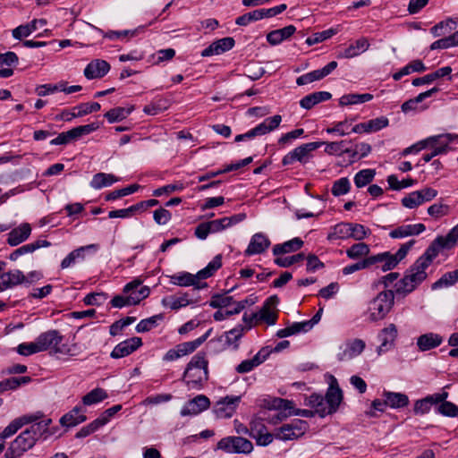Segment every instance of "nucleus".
I'll return each instance as SVG.
<instances>
[{
	"instance_id": "obj_1",
	"label": "nucleus",
	"mask_w": 458,
	"mask_h": 458,
	"mask_svg": "<svg viewBox=\"0 0 458 458\" xmlns=\"http://www.w3.org/2000/svg\"><path fill=\"white\" fill-rule=\"evenodd\" d=\"M51 424L52 420L49 418L32 422L28 428L21 432L14 440L10 443L4 454V457L21 458L26 452L35 446L41 437H46L47 434H49L48 426Z\"/></svg>"
},
{
	"instance_id": "obj_2",
	"label": "nucleus",
	"mask_w": 458,
	"mask_h": 458,
	"mask_svg": "<svg viewBox=\"0 0 458 458\" xmlns=\"http://www.w3.org/2000/svg\"><path fill=\"white\" fill-rule=\"evenodd\" d=\"M343 400V394L337 386L330 385L325 396L312 394L306 399V405L314 410L321 418L335 413Z\"/></svg>"
},
{
	"instance_id": "obj_3",
	"label": "nucleus",
	"mask_w": 458,
	"mask_h": 458,
	"mask_svg": "<svg viewBox=\"0 0 458 458\" xmlns=\"http://www.w3.org/2000/svg\"><path fill=\"white\" fill-rule=\"evenodd\" d=\"M222 266L221 255H216L203 269L193 275L188 272H182L171 276V283L179 286H195L200 289L207 286V284H200L199 280L206 279L214 275Z\"/></svg>"
},
{
	"instance_id": "obj_4",
	"label": "nucleus",
	"mask_w": 458,
	"mask_h": 458,
	"mask_svg": "<svg viewBox=\"0 0 458 458\" xmlns=\"http://www.w3.org/2000/svg\"><path fill=\"white\" fill-rule=\"evenodd\" d=\"M208 361L203 352L195 354L188 363L183 379L190 389H200L208 378Z\"/></svg>"
},
{
	"instance_id": "obj_5",
	"label": "nucleus",
	"mask_w": 458,
	"mask_h": 458,
	"mask_svg": "<svg viewBox=\"0 0 458 458\" xmlns=\"http://www.w3.org/2000/svg\"><path fill=\"white\" fill-rule=\"evenodd\" d=\"M64 335L55 329L47 330L38 335L37 341L42 352L49 351L50 353L72 356V348L62 344Z\"/></svg>"
},
{
	"instance_id": "obj_6",
	"label": "nucleus",
	"mask_w": 458,
	"mask_h": 458,
	"mask_svg": "<svg viewBox=\"0 0 458 458\" xmlns=\"http://www.w3.org/2000/svg\"><path fill=\"white\" fill-rule=\"evenodd\" d=\"M437 255L438 248L435 244L430 245L408 270L406 276L416 287L427 278L426 269Z\"/></svg>"
},
{
	"instance_id": "obj_7",
	"label": "nucleus",
	"mask_w": 458,
	"mask_h": 458,
	"mask_svg": "<svg viewBox=\"0 0 458 458\" xmlns=\"http://www.w3.org/2000/svg\"><path fill=\"white\" fill-rule=\"evenodd\" d=\"M394 303V294L391 290L380 292L372 299L367 310V314L370 321H378L383 319L391 310Z\"/></svg>"
},
{
	"instance_id": "obj_8",
	"label": "nucleus",
	"mask_w": 458,
	"mask_h": 458,
	"mask_svg": "<svg viewBox=\"0 0 458 458\" xmlns=\"http://www.w3.org/2000/svg\"><path fill=\"white\" fill-rule=\"evenodd\" d=\"M216 449L226 454H250L253 449V444L242 437H225L217 442Z\"/></svg>"
},
{
	"instance_id": "obj_9",
	"label": "nucleus",
	"mask_w": 458,
	"mask_h": 458,
	"mask_svg": "<svg viewBox=\"0 0 458 458\" xmlns=\"http://www.w3.org/2000/svg\"><path fill=\"white\" fill-rule=\"evenodd\" d=\"M323 144L324 141H314L300 145L283 157L282 164L289 165L296 161L305 164L312 157V152L323 146Z\"/></svg>"
},
{
	"instance_id": "obj_10",
	"label": "nucleus",
	"mask_w": 458,
	"mask_h": 458,
	"mask_svg": "<svg viewBox=\"0 0 458 458\" xmlns=\"http://www.w3.org/2000/svg\"><path fill=\"white\" fill-rule=\"evenodd\" d=\"M308 428L309 424L306 420L296 419L276 429L275 438L281 441L295 440L302 437Z\"/></svg>"
},
{
	"instance_id": "obj_11",
	"label": "nucleus",
	"mask_w": 458,
	"mask_h": 458,
	"mask_svg": "<svg viewBox=\"0 0 458 458\" xmlns=\"http://www.w3.org/2000/svg\"><path fill=\"white\" fill-rule=\"evenodd\" d=\"M242 401L241 395H226L213 405V412L217 419H230L236 412Z\"/></svg>"
},
{
	"instance_id": "obj_12",
	"label": "nucleus",
	"mask_w": 458,
	"mask_h": 458,
	"mask_svg": "<svg viewBox=\"0 0 458 458\" xmlns=\"http://www.w3.org/2000/svg\"><path fill=\"white\" fill-rule=\"evenodd\" d=\"M278 302L277 296H270L259 312L251 314L250 320H255L256 324L264 322L267 326L275 325L277 319V310L276 308Z\"/></svg>"
},
{
	"instance_id": "obj_13",
	"label": "nucleus",
	"mask_w": 458,
	"mask_h": 458,
	"mask_svg": "<svg viewBox=\"0 0 458 458\" xmlns=\"http://www.w3.org/2000/svg\"><path fill=\"white\" fill-rule=\"evenodd\" d=\"M98 124L97 123H92L86 125H81L75 128H72L70 131L61 132L57 135L56 138L53 139L50 141L51 145H66L73 140H77L81 137L84 135H88L93 131H95L98 128Z\"/></svg>"
},
{
	"instance_id": "obj_14",
	"label": "nucleus",
	"mask_w": 458,
	"mask_h": 458,
	"mask_svg": "<svg viewBox=\"0 0 458 458\" xmlns=\"http://www.w3.org/2000/svg\"><path fill=\"white\" fill-rule=\"evenodd\" d=\"M366 347L363 340L356 338L346 341L340 346V351L337 353V359L340 361L352 360L362 353Z\"/></svg>"
},
{
	"instance_id": "obj_15",
	"label": "nucleus",
	"mask_w": 458,
	"mask_h": 458,
	"mask_svg": "<svg viewBox=\"0 0 458 458\" xmlns=\"http://www.w3.org/2000/svg\"><path fill=\"white\" fill-rule=\"evenodd\" d=\"M41 417L42 415L40 413H36L16 418L15 420L11 421L0 433V439L4 440L13 436L24 425L35 422L38 420Z\"/></svg>"
},
{
	"instance_id": "obj_16",
	"label": "nucleus",
	"mask_w": 458,
	"mask_h": 458,
	"mask_svg": "<svg viewBox=\"0 0 458 458\" xmlns=\"http://www.w3.org/2000/svg\"><path fill=\"white\" fill-rule=\"evenodd\" d=\"M209 406V399L204 394H199L183 405L181 409L180 414L182 417L198 415L208 409Z\"/></svg>"
},
{
	"instance_id": "obj_17",
	"label": "nucleus",
	"mask_w": 458,
	"mask_h": 458,
	"mask_svg": "<svg viewBox=\"0 0 458 458\" xmlns=\"http://www.w3.org/2000/svg\"><path fill=\"white\" fill-rule=\"evenodd\" d=\"M98 249L97 244H89L81 246L72 251H71L61 262V268L65 269L77 262L83 261L86 258V254L89 252H96Z\"/></svg>"
},
{
	"instance_id": "obj_18",
	"label": "nucleus",
	"mask_w": 458,
	"mask_h": 458,
	"mask_svg": "<svg viewBox=\"0 0 458 458\" xmlns=\"http://www.w3.org/2000/svg\"><path fill=\"white\" fill-rule=\"evenodd\" d=\"M142 345L140 337H131L119 343L112 351L111 357L114 359H120L126 357L136 351Z\"/></svg>"
},
{
	"instance_id": "obj_19",
	"label": "nucleus",
	"mask_w": 458,
	"mask_h": 458,
	"mask_svg": "<svg viewBox=\"0 0 458 458\" xmlns=\"http://www.w3.org/2000/svg\"><path fill=\"white\" fill-rule=\"evenodd\" d=\"M271 245L268 237L263 233H257L250 238L249 245L244 251L246 256H252L265 252Z\"/></svg>"
},
{
	"instance_id": "obj_20",
	"label": "nucleus",
	"mask_w": 458,
	"mask_h": 458,
	"mask_svg": "<svg viewBox=\"0 0 458 458\" xmlns=\"http://www.w3.org/2000/svg\"><path fill=\"white\" fill-rule=\"evenodd\" d=\"M397 337V327L394 324H389L384 327L378 334V339L380 345L377 349L378 355L387 352L394 345V343Z\"/></svg>"
},
{
	"instance_id": "obj_21",
	"label": "nucleus",
	"mask_w": 458,
	"mask_h": 458,
	"mask_svg": "<svg viewBox=\"0 0 458 458\" xmlns=\"http://www.w3.org/2000/svg\"><path fill=\"white\" fill-rule=\"evenodd\" d=\"M150 290L148 286L140 289L138 296L116 295L111 301L114 308H123L125 306L136 305L149 295Z\"/></svg>"
},
{
	"instance_id": "obj_22",
	"label": "nucleus",
	"mask_w": 458,
	"mask_h": 458,
	"mask_svg": "<svg viewBox=\"0 0 458 458\" xmlns=\"http://www.w3.org/2000/svg\"><path fill=\"white\" fill-rule=\"evenodd\" d=\"M25 275L19 269L10 270L0 275V293L23 284Z\"/></svg>"
},
{
	"instance_id": "obj_23",
	"label": "nucleus",
	"mask_w": 458,
	"mask_h": 458,
	"mask_svg": "<svg viewBox=\"0 0 458 458\" xmlns=\"http://www.w3.org/2000/svg\"><path fill=\"white\" fill-rule=\"evenodd\" d=\"M428 147L435 149H441V155L448 150V145L458 139V135L453 133H444L426 138Z\"/></svg>"
},
{
	"instance_id": "obj_24",
	"label": "nucleus",
	"mask_w": 458,
	"mask_h": 458,
	"mask_svg": "<svg viewBox=\"0 0 458 458\" xmlns=\"http://www.w3.org/2000/svg\"><path fill=\"white\" fill-rule=\"evenodd\" d=\"M369 47V42L366 38H360L351 43L343 52L337 55L338 58H353L366 52Z\"/></svg>"
},
{
	"instance_id": "obj_25",
	"label": "nucleus",
	"mask_w": 458,
	"mask_h": 458,
	"mask_svg": "<svg viewBox=\"0 0 458 458\" xmlns=\"http://www.w3.org/2000/svg\"><path fill=\"white\" fill-rule=\"evenodd\" d=\"M110 70V65L104 60H94L90 62L84 69V75L87 79L92 80L97 78H102Z\"/></svg>"
},
{
	"instance_id": "obj_26",
	"label": "nucleus",
	"mask_w": 458,
	"mask_h": 458,
	"mask_svg": "<svg viewBox=\"0 0 458 458\" xmlns=\"http://www.w3.org/2000/svg\"><path fill=\"white\" fill-rule=\"evenodd\" d=\"M234 46V39L233 38L227 37L218 39L213 42L210 46L205 48L201 55L202 56H210L213 55H220L225 51L232 49Z\"/></svg>"
},
{
	"instance_id": "obj_27",
	"label": "nucleus",
	"mask_w": 458,
	"mask_h": 458,
	"mask_svg": "<svg viewBox=\"0 0 458 458\" xmlns=\"http://www.w3.org/2000/svg\"><path fill=\"white\" fill-rule=\"evenodd\" d=\"M30 225L23 223L8 233L7 242L11 246H17L25 242L30 237Z\"/></svg>"
},
{
	"instance_id": "obj_28",
	"label": "nucleus",
	"mask_w": 458,
	"mask_h": 458,
	"mask_svg": "<svg viewBox=\"0 0 458 458\" xmlns=\"http://www.w3.org/2000/svg\"><path fill=\"white\" fill-rule=\"evenodd\" d=\"M268 356V352L265 350L258 352L253 358L242 360L236 368L235 370L240 373H248L254 369L256 367L263 363Z\"/></svg>"
},
{
	"instance_id": "obj_29",
	"label": "nucleus",
	"mask_w": 458,
	"mask_h": 458,
	"mask_svg": "<svg viewBox=\"0 0 458 458\" xmlns=\"http://www.w3.org/2000/svg\"><path fill=\"white\" fill-rule=\"evenodd\" d=\"M282 122V116L276 114L266 118L262 123L252 128L254 137L266 135L277 129Z\"/></svg>"
},
{
	"instance_id": "obj_30",
	"label": "nucleus",
	"mask_w": 458,
	"mask_h": 458,
	"mask_svg": "<svg viewBox=\"0 0 458 458\" xmlns=\"http://www.w3.org/2000/svg\"><path fill=\"white\" fill-rule=\"evenodd\" d=\"M246 218V215L237 214L230 217H223L216 220L209 221V227L211 229V233H218L225 228L230 227L233 225H235L237 223H240L243 221Z\"/></svg>"
},
{
	"instance_id": "obj_31",
	"label": "nucleus",
	"mask_w": 458,
	"mask_h": 458,
	"mask_svg": "<svg viewBox=\"0 0 458 458\" xmlns=\"http://www.w3.org/2000/svg\"><path fill=\"white\" fill-rule=\"evenodd\" d=\"M426 227L423 224L404 225L390 232L391 238H404L411 235H418L423 233Z\"/></svg>"
},
{
	"instance_id": "obj_32",
	"label": "nucleus",
	"mask_w": 458,
	"mask_h": 458,
	"mask_svg": "<svg viewBox=\"0 0 458 458\" xmlns=\"http://www.w3.org/2000/svg\"><path fill=\"white\" fill-rule=\"evenodd\" d=\"M86 419L81 408L75 406L72 411L62 416L59 421L63 427L71 428L84 422Z\"/></svg>"
},
{
	"instance_id": "obj_33",
	"label": "nucleus",
	"mask_w": 458,
	"mask_h": 458,
	"mask_svg": "<svg viewBox=\"0 0 458 458\" xmlns=\"http://www.w3.org/2000/svg\"><path fill=\"white\" fill-rule=\"evenodd\" d=\"M331 93L327 91H318L309 94L302 98L300 101V106L304 109H311L314 106L330 99Z\"/></svg>"
},
{
	"instance_id": "obj_34",
	"label": "nucleus",
	"mask_w": 458,
	"mask_h": 458,
	"mask_svg": "<svg viewBox=\"0 0 458 458\" xmlns=\"http://www.w3.org/2000/svg\"><path fill=\"white\" fill-rule=\"evenodd\" d=\"M296 30L293 25L273 30L267 35V40L273 46L278 45L290 38Z\"/></svg>"
},
{
	"instance_id": "obj_35",
	"label": "nucleus",
	"mask_w": 458,
	"mask_h": 458,
	"mask_svg": "<svg viewBox=\"0 0 458 458\" xmlns=\"http://www.w3.org/2000/svg\"><path fill=\"white\" fill-rule=\"evenodd\" d=\"M441 343L442 337L434 333L424 334L417 339V345L421 352L436 348L439 346Z\"/></svg>"
},
{
	"instance_id": "obj_36",
	"label": "nucleus",
	"mask_w": 458,
	"mask_h": 458,
	"mask_svg": "<svg viewBox=\"0 0 458 458\" xmlns=\"http://www.w3.org/2000/svg\"><path fill=\"white\" fill-rule=\"evenodd\" d=\"M303 246V241L301 238H293L281 244H276L273 247V254L280 256L300 250Z\"/></svg>"
},
{
	"instance_id": "obj_37",
	"label": "nucleus",
	"mask_w": 458,
	"mask_h": 458,
	"mask_svg": "<svg viewBox=\"0 0 458 458\" xmlns=\"http://www.w3.org/2000/svg\"><path fill=\"white\" fill-rule=\"evenodd\" d=\"M162 302L165 307H168L171 310H179L192 304L195 301L190 298V294L188 293H185L178 296H170L163 299Z\"/></svg>"
},
{
	"instance_id": "obj_38",
	"label": "nucleus",
	"mask_w": 458,
	"mask_h": 458,
	"mask_svg": "<svg viewBox=\"0 0 458 458\" xmlns=\"http://www.w3.org/2000/svg\"><path fill=\"white\" fill-rule=\"evenodd\" d=\"M383 397L386 398L387 406L393 409H399L408 405L409 398L402 393L385 391Z\"/></svg>"
},
{
	"instance_id": "obj_39",
	"label": "nucleus",
	"mask_w": 458,
	"mask_h": 458,
	"mask_svg": "<svg viewBox=\"0 0 458 458\" xmlns=\"http://www.w3.org/2000/svg\"><path fill=\"white\" fill-rule=\"evenodd\" d=\"M451 72L452 68L450 66H445L439 68L432 73H428L423 77L414 79L412 81V85L417 87L423 84H429L437 79L449 75Z\"/></svg>"
},
{
	"instance_id": "obj_40",
	"label": "nucleus",
	"mask_w": 458,
	"mask_h": 458,
	"mask_svg": "<svg viewBox=\"0 0 458 458\" xmlns=\"http://www.w3.org/2000/svg\"><path fill=\"white\" fill-rule=\"evenodd\" d=\"M38 23L44 26L47 24V21L45 19H35L30 23L20 25L13 30V37L16 39H21L30 36L36 31V24Z\"/></svg>"
},
{
	"instance_id": "obj_41",
	"label": "nucleus",
	"mask_w": 458,
	"mask_h": 458,
	"mask_svg": "<svg viewBox=\"0 0 458 458\" xmlns=\"http://www.w3.org/2000/svg\"><path fill=\"white\" fill-rule=\"evenodd\" d=\"M437 91V88H432L429 90L419 94L416 98L405 101L401 106L402 111L403 113H409L411 111L418 110V105L420 102H422L425 98L431 97Z\"/></svg>"
},
{
	"instance_id": "obj_42",
	"label": "nucleus",
	"mask_w": 458,
	"mask_h": 458,
	"mask_svg": "<svg viewBox=\"0 0 458 458\" xmlns=\"http://www.w3.org/2000/svg\"><path fill=\"white\" fill-rule=\"evenodd\" d=\"M116 182H118V178H116L114 174L98 173L92 177L89 185L95 190H99L104 187L111 186Z\"/></svg>"
},
{
	"instance_id": "obj_43",
	"label": "nucleus",
	"mask_w": 458,
	"mask_h": 458,
	"mask_svg": "<svg viewBox=\"0 0 458 458\" xmlns=\"http://www.w3.org/2000/svg\"><path fill=\"white\" fill-rule=\"evenodd\" d=\"M370 258L377 259L375 264H380L378 267L384 272L394 268L399 263L398 258H395L393 254L388 252L380 253L376 256H371Z\"/></svg>"
},
{
	"instance_id": "obj_44",
	"label": "nucleus",
	"mask_w": 458,
	"mask_h": 458,
	"mask_svg": "<svg viewBox=\"0 0 458 458\" xmlns=\"http://www.w3.org/2000/svg\"><path fill=\"white\" fill-rule=\"evenodd\" d=\"M209 332H207L202 336L190 342H184L176 345L177 351L181 353L182 357L193 352L199 346H200L208 338Z\"/></svg>"
},
{
	"instance_id": "obj_45",
	"label": "nucleus",
	"mask_w": 458,
	"mask_h": 458,
	"mask_svg": "<svg viewBox=\"0 0 458 458\" xmlns=\"http://www.w3.org/2000/svg\"><path fill=\"white\" fill-rule=\"evenodd\" d=\"M373 98V95L369 93L364 94H346L340 98L339 105L340 106H351L357 105L365 102H369Z\"/></svg>"
},
{
	"instance_id": "obj_46",
	"label": "nucleus",
	"mask_w": 458,
	"mask_h": 458,
	"mask_svg": "<svg viewBox=\"0 0 458 458\" xmlns=\"http://www.w3.org/2000/svg\"><path fill=\"white\" fill-rule=\"evenodd\" d=\"M107 396L108 394L106 390L97 387L82 397V403L87 406L93 405L106 399Z\"/></svg>"
},
{
	"instance_id": "obj_47",
	"label": "nucleus",
	"mask_w": 458,
	"mask_h": 458,
	"mask_svg": "<svg viewBox=\"0 0 458 458\" xmlns=\"http://www.w3.org/2000/svg\"><path fill=\"white\" fill-rule=\"evenodd\" d=\"M133 110V107H115L105 114V117L110 123L120 122L125 119Z\"/></svg>"
},
{
	"instance_id": "obj_48",
	"label": "nucleus",
	"mask_w": 458,
	"mask_h": 458,
	"mask_svg": "<svg viewBox=\"0 0 458 458\" xmlns=\"http://www.w3.org/2000/svg\"><path fill=\"white\" fill-rule=\"evenodd\" d=\"M169 102L165 98H158L143 108V112L148 115H156L168 108Z\"/></svg>"
},
{
	"instance_id": "obj_49",
	"label": "nucleus",
	"mask_w": 458,
	"mask_h": 458,
	"mask_svg": "<svg viewBox=\"0 0 458 458\" xmlns=\"http://www.w3.org/2000/svg\"><path fill=\"white\" fill-rule=\"evenodd\" d=\"M347 141L324 142L325 152L330 155L351 154L352 149L346 147Z\"/></svg>"
},
{
	"instance_id": "obj_50",
	"label": "nucleus",
	"mask_w": 458,
	"mask_h": 458,
	"mask_svg": "<svg viewBox=\"0 0 458 458\" xmlns=\"http://www.w3.org/2000/svg\"><path fill=\"white\" fill-rule=\"evenodd\" d=\"M458 241V225H455L445 237H438L433 244L437 243L442 248L450 249L454 247Z\"/></svg>"
},
{
	"instance_id": "obj_51",
	"label": "nucleus",
	"mask_w": 458,
	"mask_h": 458,
	"mask_svg": "<svg viewBox=\"0 0 458 458\" xmlns=\"http://www.w3.org/2000/svg\"><path fill=\"white\" fill-rule=\"evenodd\" d=\"M353 119L344 120L334 123L332 127L327 128L326 131L329 134H338L339 136H345L351 133V126Z\"/></svg>"
},
{
	"instance_id": "obj_52",
	"label": "nucleus",
	"mask_w": 458,
	"mask_h": 458,
	"mask_svg": "<svg viewBox=\"0 0 458 458\" xmlns=\"http://www.w3.org/2000/svg\"><path fill=\"white\" fill-rule=\"evenodd\" d=\"M376 174L373 169H362L359 171L354 176V183L356 187L361 188L368 185L372 182Z\"/></svg>"
},
{
	"instance_id": "obj_53",
	"label": "nucleus",
	"mask_w": 458,
	"mask_h": 458,
	"mask_svg": "<svg viewBox=\"0 0 458 458\" xmlns=\"http://www.w3.org/2000/svg\"><path fill=\"white\" fill-rule=\"evenodd\" d=\"M163 319V315L158 314L152 316L150 318L140 320L136 326V331L138 333H145L148 332L151 329L155 328L158 322Z\"/></svg>"
},
{
	"instance_id": "obj_54",
	"label": "nucleus",
	"mask_w": 458,
	"mask_h": 458,
	"mask_svg": "<svg viewBox=\"0 0 458 458\" xmlns=\"http://www.w3.org/2000/svg\"><path fill=\"white\" fill-rule=\"evenodd\" d=\"M369 253V247L364 242L355 243L346 250V255L352 259H357L367 256Z\"/></svg>"
},
{
	"instance_id": "obj_55",
	"label": "nucleus",
	"mask_w": 458,
	"mask_h": 458,
	"mask_svg": "<svg viewBox=\"0 0 458 458\" xmlns=\"http://www.w3.org/2000/svg\"><path fill=\"white\" fill-rule=\"evenodd\" d=\"M351 190V182L347 177H342L333 182L331 192L335 197L347 194Z\"/></svg>"
},
{
	"instance_id": "obj_56",
	"label": "nucleus",
	"mask_w": 458,
	"mask_h": 458,
	"mask_svg": "<svg viewBox=\"0 0 458 458\" xmlns=\"http://www.w3.org/2000/svg\"><path fill=\"white\" fill-rule=\"evenodd\" d=\"M244 332L242 326H238L225 333V344L233 349H237L238 341L241 339Z\"/></svg>"
},
{
	"instance_id": "obj_57",
	"label": "nucleus",
	"mask_w": 458,
	"mask_h": 458,
	"mask_svg": "<svg viewBox=\"0 0 458 458\" xmlns=\"http://www.w3.org/2000/svg\"><path fill=\"white\" fill-rule=\"evenodd\" d=\"M452 25L455 26L456 22L452 19H447L433 26L430 29V32L435 38L441 37L454 29Z\"/></svg>"
},
{
	"instance_id": "obj_58",
	"label": "nucleus",
	"mask_w": 458,
	"mask_h": 458,
	"mask_svg": "<svg viewBox=\"0 0 458 458\" xmlns=\"http://www.w3.org/2000/svg\"><path fill=\"white\" fill-rule=\"evenodd\" d=\"M376 260L377 259H375L374 258L369 257L360 262L344 267L343 268L342 272L345 276L351 275L356 271L365 269V268L369 267V266L374 265Z\"/></svg>"
},
{
	"instance_id": "obj_59",
	"label": "nucleus",
	"mask_w": 458,
	"mask_h": 458,
	"mask_svg": "<svg viewBox=\"0 0 458 458\" xmlns=\"http://www.w3.org/2000/svg\"><path fill=\"white\" fill-rule=\"evenodd\" d=\"M351 223H339L335 225L329 238L333 239H348L350 238Z\"/></svg>"
},
{
	"instance_id": "obj_60",
	"label": "nucleus",
	"mask_w": 458,
	"mask_h": 458,
	"mask_svg": "<svg viewBox=\"0 0 458 458\" xmlns=\"http://www.w3.org/2000/svg\"><path fill=\"white\" fill-rule=\"evenodd\" d=\"M394 288L397 294L405 296L413 292L416 289V286L405 275L403 279L395 284Z\"/></svg>"
},
{
	"instance_id": "obj_61",
	"label": "nucleus",
	"mask_w": 458,
	"mask_h": 458,
	"mask_svg": "<svg viewBox=\"0 0 458 458\" xmlns=\"http://www.w3.org/2000/svg\"><path fill=\"white\" fill-rule=\"evenodd\" d=\"M16 350L17 352L22 356H30L38 352H41L37 338L33 342L20 344Z\"/></svg>"
},
{
	"instance_id": "obj_62",
	"label": "nucleus",
	"mask_w": 458,
	"mask_h": 458,
	"mask_svg": "<svg viewBox=\"0 0 458 458\" xmlns=\"http://www.w3.org/2000/svg\"><path fill=\"white\" fill-rule=\"evenodd\" d=\"M335 33H336V30L334 29H328L327 30L317 32V33H314L313 35H311L310 37H309L306 39V43L309 46H312V45L318 44L319 42H322L326 39L330 38Z\"/></svg>"
},
{
	"instance_id": "obj_63",
	"label": "nucleus",
	"mask_w": 458,
	"mask_h": 458,
	"mask_svg": "<svg viewBox=\"0 0 458 458\" xmlns=\"http://www.w3.org/2000/svg\"><path fill=\"white\" fill-rule=\"evenodd\" d=\"M259 20H262V17L260 10L259 9L237 17L235 20V23L239 26H247L250 22L257 21Z\"/></svg>"
},
{
	"instance_id": "obj_64",
	"label": "nucleus",
	"mask_w": 458,
	"mask_h": 458,
	"mask_svg": "<svg viewBox=\"0 0 458 458\" xmlns=\"http://www.w3.org/2000/svg\"><path fill=\"white\" fill-rule=\"evenodd\" d=\"M437 411L441 415L445 417L454 418L458 416V406L448 401L442 403L438 406Z\"/></svg>"
}]
</instances>
